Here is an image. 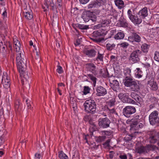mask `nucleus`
<instances>
[{
  "label": "nucleus",
  "mask_w": 159,
  "mask_h": 159,
  "mask_svg": "<svg viewBox=\"0 0 159 159\" xmlns=\"http://www.w3.org/2000/svg\"><path fill=\"white\" fill-rule=\"evenodd\" d=\"M20 42L16 39H14L13 47L16 51L18 52L16 57L17 67L20 76L24 78L22 79V81L24 82L25 80L26 81L28 80L29 77L28 73L25 72L26 61L25 59L23 50L20 49Z\"/></svg>",
  "instance_id": "obj_1"
},
{
  "label": "nucleus",
  "mask_w": 159,
  "mask_h": 159,
  "mask_svg": "<svg viewBox=\"0 0 159 159\" xmlns=\"http://www.w3.org/2000/svg\"><path fill=\"white\" fill-rule=\"evenodd\" d=\"M135 152L139 154H147L151 151H156L158 149V148L156 146L152 144H148L146 146L141 145V144L138 143L135 146Z\"/></svg>",
  "instance_id": "obj_2"
},
{
  "label": "nucleus",
  "mask_w": 159,
  "mask_h": 159,
  "mask_svg": "<svg viewBox=\"0 0 159 159\" xmlns=\"http://www.w3.org/2000/svg\"><path fill=\"white\" fill-rule=\"evenodd\" d=\"M124 81V85L126 87H130L132 91L138 92L139 90V85L133 79L132 77L125 79Z\"/></svg>",
  "instance_id": "obj_3"
},
{
  "label": "nucleus",
  "mask_w": 159,
  "mask_h": 159,
  "mask_svg": "<svg viewBox=\"0 0 159 159\" xmlns=\"http://www.w3.org/2000/svg\"><path fill=\"white\" fill-rule=\"evenodd\" d=\"M85 110L88 113H94L96 109V104L93 100H86L84 104Z\"/></svg>",
  "instance_id": "obj_4"
},
{
  "label": "nucleus",
  "mask_w": 159,
  "mask_h": 159,
  "mask_svg": "<svg viewBox=\"0 0 159 159\" xmlns=\"http://www.w3.org/2000/svg\"><path fill=\"white\" fill-rule=\"evenodd\" d=\"M149 120L150 125L159 126V116L157 111L151 112L149 116Z\"/></svg>",
  "instance_id": "obj_5"
},
{
  "label": "nucleus",
  "mask_w": 159,
  "mask_h": 159,
  "mask_svg": "<svg viewBox=\"0 0 159 159\" xmlns=\"http://www.w3.org/2000/svg\"><path fill=\"white\" fill-rule=\"evenodd\" d=\"M142 53V51L139 49L133 51L129 56V60L134 63L138 62L140 61L139 57Z\"/></svg>",
  "instance_id": "obj_6"
},
{
  "label": "nucleus",
  "mask_w": 159,
  "mask_h": 159,
  "mask_svg": "<svg viewBox=\"0 0 159 159\" xmlns=\"http://www.w3.org/2000/svg\"><path fill=\"white\" fill-rule=\"evenodd\" d=\"M127 14L129 19L134 24H139L141 22V19L136 16L133 9H129L127 11Z\"/></svg>",
  "instance_id": "obj_7"
},
{
  "label": "nucleus",
  "mask_w": 159,
  "mask_h": 159,
  "mask_svg": "<svg viewBox=\"0 0 159 159\" xmlns=\"http://www.w3.org/2000/svg\"><path fill=\"white\" fill-rule=\"evenodd\" d=\"M136 111L135 107L132 106H127L123 109V115L126 117H129L130 115Z\"/></svg>",
  "instance_id": "obj_8"
},
{
  "label": "nucleus",
  "mask_w": 159,
  "mask_h": 159,
  "mask_svg": "<svg viewBox=\"0 0 159 159\" xmlns=\"http://www.w3.org/2000/svg\"><path fill=\"white\" fill-rule=\"evenodd\" d=\"M118 97L123 102L129 103L133 104L135 103V102L134 100L128 97V96L126 93H120L119 94Z\"/></svg>",
  "instance_id": "obj_9"
},
{
  "label": "nucleus",
  "mask_w": 159,
  "mask_h": 159,
  "mask_svg": "<svg viewBox=\"0 0 159 159\" xmlns=\"http://www.w3.org/2000/svg\"><path fill=\"white\" fill-rule=\"evenodd\" d=\"M99 126L103 128H106L109 126L111 123L110 120L107 118H100L98 120Z\"/></svg>",
  "instance_id": "obj_10"
},
{
  "label": "nucleus",
  "mask_w": 159,
  "mask_h": 159,
  "mask_svg": "<svg viewBox=\"0 0 159 159\" xmlns=\"http://www.w3.org/2000/svg\"><path fill=\"white\" fill-rule=\"evenodd\" d=\"M149 134V140L151 143H155L159 140V132L158 133L151 132Z\"/></svg>",
  "instance_id": "obj_11"
},
{
  "label": "nucleus",
  "mask_w": 159,
  "mask_h": 159,
  "mask_svg": "<svg viewBox=\"0 0 159 159\" xmlns=\"http://www.w3.org/2000/svg\"><path fill=\"white\" fill-rule=\"evenodd\" d=\"M46 2L44 3L45 7L43 6V9L46 8L45 9L48 8L49 6L51 7L52 10L54 12L57 13L58 10L57 7V6L55 5L53 2L52 0H45Z\"/></svg>",
  "instance_id": "obj_12"
},
{
  "label": "nucleus",
  "mask_w": 159,
  "mask_h": 159,
  "mask_svg": "<svg viewBox=\"0 0 159 159\" xmlns=\"http://www.w3.org/2000/svg\"><path fill=\"white\" fill-rule=\"evenodd\" d=\"M86 68L88 70L91 72L95 76L98 74L97 68L94 64L87 63L86 65Z\"/></svg>",
  "instance_id": "obj_13"
},
{
  "label": "nucleus",
  "mask_w": 159,
  "mask_h": 159,
  "mask_svg": "<svg viewBox=\"0 0 159 159\" xmlns=\"http://www.w3.org/2000/svg\"><path fill=\"white\" fill-rule=\"evenodd\" d=\"M104 2L103 0H96L92 2L88 5L89 9H92L95 7H97L103 5Z\"/></svg>",
  "instance_id": "obj_14"
},
{
  "label": "nucleus",
  "mask_w": 159,
  "mask_h": 159,
  "mask_svg": "<svg viewBox=\"0 0 159 159\" xmlns=\"http://www.w3.org/2000/svg\"><path fill=\"white\" fill-rule=\"evenodd\" d=\"M128 40L132 43L134 42L139 43L141 41V38L137 34L133 33L129 37Z\"/></svg>",
  "instance_id": "obj_15"
},
{
  "label": "nucleus",
  "mask_w": 159,
  "mask_h": 159,
  "mask_svg": "<svg viewBox=\"0 0 159 159\" xmlns=\"http://www.w3.org/2000/svg\"><path fill=\"white\" fill-rule=\"evenodd\" d=\"M96 94L98 96H104L107 93L106 89L101 86H98L96 88Z\"/></svg>",
  "instance_id": "obj_16"
},
{
  "label": "nucleus",
  "mask_w": 159,
  "mask_h": 159,
  "mask_svg": "<svg viewBox=\"0 0 159 159\" xmlns=\"http://www.w3.org/2000/svg\"><path fill=\"white\" fill-rule=\"evenodd\" d=\"M143 126V124L138 122L137 120H134L132 121L131 124V128L134 129L136 130H139Z\"/></svg>",
  "instance_id": "obj_17"
},
{
  "label": "nucleus",
  "mask_w": 159,
  "mask_h": 159,
  "mask_svg": "<svg viewBox=\"0 0 159 159\" xmlns=\"http://www.w3.org/2000/svg\"><path fill=\"white\" fill-rule=\"evenodd\" d=\"M111 83V88L112 89L116 92L119 91L120 89L119 82L117 80L112 81Z\"/></svg>",
  "instance_id": "obj_18"
},
{
  "label": "nucleus",
  "mask_w": 159,
  "mask_h": 159,
  "mask_svg": "<svg viewBox=\"0 0 159 159\" xmlns=\"http://www.w3.org/2000/svg\"><path fill=\"white\" fill-rule=\"evenodd\" d=\"M138 14L140 18H145L148 15L147 8L146 7L143 8L139 11Z\"/></svg>",
  "instance_id": "obj_19"
},
{
  "label": "nucleus",
  "mask_w": 159,
  "mask_h": 159,
  "mask_svg": "<svg viewBox=\"0 0 159 159\" xmlns=\"http://www.w3.org/2000/svg\"><path fill=\"white\" fill-rule=\"evenodd\" d=\"M130 96L137 102H140L141 101V97L137 94L134 92H132L130 93Z\"/></svg>",
  "instance_id": "obj_20"
},
{
  "label": "nucleus",
  "mask_w": 159,
  "mask_h": 159,
  "mask_svg": "<svg viewBox=\"0 0 159 159\" xmlns=\"http://www.w3.org/2000/svg\"><path fill=\"white\" fill-rule=\"evenodd\" d=\"M115 5L119 9H121L124 6V3L122 0H114Z\"/></svg>",
  "instance_id": "obj_21"
},
{
  "label": "nucleus",
  "mask_w": 159,
  "mask_h": 159,
  "mask_svg": "<svg viewBox=\"0 0 159 159\" xmlns=\"http://www.w3.org/2000/svg\"><path fill=\"white\" fill-rule=\"evenodd\" d=\"M23 14L25 17L27 19L30 20L33 18V13L31 11L23 12Z\"/></svg>",
  "instance_id": "obj_22"
},
{
  "label": "nucleus",
  "mask_w": 159,
  "mask_h": 159,
  "mask_svg": "<svg viewBox=\"0 0 159 159\" xmlns=\"http://www.w3.org/2000/svg\"><path fill=\"white\" fill-rule=\"evenodd\" d=\"M96 53V51L94 49L88 50L85 52L86 54L90 57H94L95 56Z\"/></svg>",
  "instance_id": "obj_23"
},
{
  "label": "nucleus",
  "mask_w": 159,
  "mask_h": 159,
  "mask_svg": "<svg viewBox=\"0 0 159 159\" xmlns=\"http://www.w3.org/2000/svg\"><path fill=\"white\" fill-rule=\"evenodd\" d=\"M135 72V76L136 78L139 79L142 77L143 71L140 68H136Z\"/></svg>",
  "instance_id": "obj_24"
},
{
  "label": "nucleus",
  "mask_w": 159,
  "mask_h": 159,
  "mask_svg": "<svg viewBox=\"0 0 159 159\" xmlns=\"http://www.w3.org/2000/svg\"><path fill=\"white\" fill-rule=\"evenodd\" d=\"M150 46L149 45L146 43H143L141 46L142 52L145 53H147L149 50Z\"/></svg>",
  "instance_id": "obj_25"
},
{
  "label": "nucleus",
  "mask_w": 159,
  "mask_h": 159,
  "mask_svg": "<svg viewBox=\"0 0 159 159\" xmlns=\"http://www.w3.org/2000/svg\"><path fill=\"white\" fill-rule=\"evenodd\" d=\"M81 17L85 22H88L90 21V16L89 13L86 12L83 13L81 15Z\"/></svg>",
  "instance_id": "obj_26"
},
{
  "label": "nucleus",
  "mask_w": 159,
  "mask_h": 159,
  "mask_svg": "<svg viewBox=\"0 0 159 159\" xmlns=\"http://www.w3.org/2000/svg\"><path fill=\"white\" fill-rule=\"evenodd\" d=\"M100 22L101 23L98 25L99 27H105L110 23L109 20H102Z\"/></svg>",
  "instance_id": "obj_27"
},
{
  "label": "nucleus",
  "mask_w": 159,
  "mask_h": 159,
  "mask_svg": "<svg viewBox=\"0 0 159 159\" xmlns=\"http://www.w3.org/2000/svg\"><path fill=\"white\" fill-rule=\"evenodd\" d=\"M125 79L132 77L131 75V70L129 68H126L124 71Z\"/></svg>",
  "instance_id": "obj_28"
},
{
  "label": "nucleus",
  "mask_w": 159,
  "mask_h": 159,
  "mask_svg": "<svg viewBox=\"0 0 159 159\" xmlns=\"http://www.w3.org/2000/svg\"><path fill=\"white\" fill-rule=\"evenodd\" d=\"M154 74H153V73H149L147 74L146 78L148 79L149 80L148 82V83H150L151 82H152L154 81Z\"/></svg>",
  "instance_id": "obj_29"
},
{
  "label": "nucleus",
  "mask_w": 159,
  "mask_h": 159,
  "mask_svg": "<svg viewBox=\"0 0 159 159\" xmlns=\"http://www.w3.org/2000/svg\"><path fill=\"white\" fill-rule=\"evenodd\" d=\"M148 84L149 85L152 90L156 91L158 89L157 85L156 82L155 81L151 82L149 83H148Z\"/></svg>",
  "instance_id": "obj_30"
},
{
  "label": "nucleus",
  "mask_w": 159,
  "mask_h": 159,
  "mask_svg": "<svg viewBox=\"0 0 159 159\" xmlns=\"http://www.w3.org/2000/svg\"><path fill=\"white\" fill-rule=\"evenodd\" d=\"M125 35L122 32H119L115 35L114 38L116 39H121L124 38Z\"/></svg>",
  "instance_id": "obj_31"
},
{
  "label": "nucleus",
  "mask_w": 159,
  "mask_h": 159,
  "mask_svg": "<svg viewBox=\"0 0 159 159\" xmlns=\"http://www.w3.org/2000/svg\"><path fill=\"white\" fill-rule=\"evenodd\" d=\"M87 77L90 79L93 82V85L95 86L96 84L97 78L92 74L87 75Z\"/></svg>",
  "instance_id": "obj_32"
},
{
  "label": "nucleus",
  "mask_w": 159,
  "mask_h": 159,
  "mask_svg": "<svg viewBox=\"0 0 159 159\" xmlns=\"http://www.w3.org/2000/svg\"><path fill=\"white\" fill-rule=\"evenodd\" d=\"M119 21L120 25L122 27H126L128 25L126 20L123 17H121L119 20Z\"/></svg>",
  "instance_id": "obj_33"
},
{
  "label": "nucleus",
  "mask_w": 159,
  "mask_h": 159,
  "mask_svg": "<svg viewBox=\"0 0 159 159\" xmlns=\"http://www.w3.org/2000/svg\"><path fill=\"white\" fill-rule=\"evenodd\" d=\"M115 100L114 99H112L110 100V101L107 102V109H109V108H111V107L114 106L115 105Z\"/></svg>",
  "instance_id": "obj_34"
},
{
  "label": "nucleus",
  "mask_w": 159,
  "mask_h": 159,
  "mask_svg": "<svg viewBox=\"0 0 159 159\" xmlns=\"http://www.w3.org/2000/svg\"><path fill=\"white\" fill-rule=\"evenodd\" d=\"M58 156L60 159H68V156L62 151L59 152Z\"/></svg>",
  "instance_id": "obj_35"
},
{
  "label": "nucleus",
  "mask_w": 159,
  "mask_h": 159,
  "mask_svg": "<svg viewBox=\"0 0 159 159\" xmlns=\"http://www.w3.org/2000/svg\"><path fill=\"white\" fill-rule=\"evenodd\" d=\"M115 44L114 43H107L106 45L107 49L109 51H111L114 49L115 47Z\"/></svg>",
  "instance_id": "obj_36"
},
{
  "label": "nucleus",
  "mask_w": 159,
  "mask_h": 159,
  "mask_svg": "<svg viewBox=\"0 0 159 159\" xmlns=\"http://www.w3.org/2000/svg\"><path fill=\"white\" fill-rule=\"evenodd\" d=\"M9 80H7V82L5 81L4 80H2V83L5 87L6 89L9 88L10 86V82Z\"/></svg>",
  "instance_id": "obj_37"
},
{
  "label": "nucleus",
  "mask_w": 159,
  "mask_h": 159,
  "mask_svg": "<svg viewBox=\"0 0 159 159\" xmlns=\"http://www.w3.org/2000/svg\"><path fill=\"white\" fill-rule=\"evenodd\" d=\"M76 26L79 29L82 30H87L89 28L88 25H85L81 24H77Z\"/></svg>",
  "instance_id": "obj_38"
},
{
  "label": "nucleus",
  "mask_w": 159,
  "mask_h": 159,
  "mask_svg": "<svg viewBox=\"0 0 159 159\" xmlns=\"http://www.w3.org/2000/svg\"><path fill=\"white\" fill-rule=\"evenodd\" d=\"M72 159H80V156L78 150H75L73 153Z\"/></svg>",
  "instance_id": "obj_39"
},
{
  "label": "nucleus",
  "mask_w": 159,
  "mask_h": 159,
  "mask_svg": "<svg viewBox=\"0 0 159 159\" xmlns=\"http://www.w3.org/2000/svg\"><path fill=\"white\" fill-rule=\"evenodd\" d=\"M25 102H26V105H27L28 109H31L33 108L32 107H31L32 102L30 100L28 99H26Z\"/></svg>",
  "instance_id": "obj_40"
},
{
  "label": "nucleus",
  "mask_w": 159,
  "mask_h": 159,
  "mask_svg": "<svg viewBox=\"0 0 159 159\" xmlns=\"http://www.w3.org/2000/svg\"><path fill=\"white\" fill-rule=\"evenodd\" d=\"M103 54H100L99 52H98V56L96 58L97 60H99L100 61H103Z\"/></svg>",
  "instance_id": "obj_41"
},
{
  "label": "nucleus",
  "mask_w": 159,
  "mask_h": 159,
  "mask_svg": "<svg viewBox=\"0 0 159 159\" xmlns=\"http://www.w3.org/2000/svg\"><path fill=\"white\" fill-rule=\"evenodd\" d=\"M90 89L88 86H84V89L83 91L84 94L86 95L89 93Z\"/></svg>",
  "instance_id": "obj_42"
},
{
  "label": "nucleus",
  "mask_w": 159,
  "mask_h": 159,
  "mask_svg": "<svg viewBox=\"0 0 159 159\" xmlns=\"http://www.w3.org/2000/svg\"><path fill=\"white\" fill-rule=\"evenodd\" d=\"M154 58L155 61L159 62V52L156 51L155 52Z\"/></svg>",
  "instance_id": "obj_43"
},
{
  "label": "nucleus",
  "mask_w": 159,
  "mask_h": 159,
  "mask_svg": "<svg viewBox=\"0 0 159 159\" xmlns=\"http://www.w3.org/2000/svg\"><path fill=\"white\" fill-rule=\"evenodd\" d=\"M97 129V127L95 125L93 124L91 125L89 128L90 131L91 132L95 131Z\"/></svg>",
  "instance_id": "obj_44"
},
{
  "label": "nucleus",
  "mask_w": 159,
  "mask_h": 159,
  "mask_svg": "<svg viewBox=\"0 0 159 159\" xmlns=\"http://www.w3.org/2000/svg\"><path fill=\"white\" fill-rule=\"evenodd\" d=\"M120 47L126 48L129 46V44L126 42H124L120 43Z\"/></svg>",
  "instance_id": "obj_45"
},
{
  "label": "nucleus",
  "mask_w": 159,
  "mask_h": 159,
  "mask_svg": "<svg viewBox=\"0 0 159 159\" xmlns=\"http://www.w3.org/2000/svg\"><path fill=\"white\" fill-rule=\"evenodd\" d=\"M15 109L16 111H19L21 109L20 105L19 102L15 105Z\"/></svg>",
  "instance_id": "obj_46"
},
{
  "label": "nucleus",
  "mask_w": 159,
  "mask_h": 159,
  "mask_svg": "<svg viewBox=\"0 0 159 159\" xmlns=\"http://www.w3.org/2000/svg\"><path fill=\"white\" fill-rule=\"evenodd\" d=\"M62 5V3H57V4L56 6H57V7L58 10L60 11L61 10Z\"/></svg>",
  "instance_id": "obj_47"
},
{
  "label": "nucleus",
  "mask_w": 159,
  "mask_h": 159,
  "mask_svg": "<svg viewBox=\"0 0 159 159\" xmlns=\"http://www.w3.org/2000/svg\"><path fill=\"white\" fill-rule=\"evenodd\" d=\"M57 71L59 74H61L63 72V70L62 67L60 66H57Z\"/></svg>",
  "instance_id": "obj_48"
},
{
  "label": "nucleus",
  "mask_w": 159,
  "mask_h": 159,
  "mask_svg": "<svg viewBox=\"0 0 159 159\" xmlns=\"http://www.w3.org/2000/svg\"><path fill=\"white\" fill-rule=\"evenodd\" d=\"M106 139L105 136H99L98 138V141L99 142H102Z\"/></svg>",
  "instance_id": "obj_49"
},
{
  "label": "nucleus",
  "mask_w": 159,
  "mask_h": 159,
  "mask_svg": "<svg viewBox=\"0 0 159 159\" xmlns=\"http://www.w3.org/2000/svg\"><path fill=\"white\" fill-rule=\"evenodd\" d=\"M103 133H104L105 135L107 136H110L111 135L112 132L108 131H106L103 132Z\"/></svg>",
  "instance_id": "obj_50"
},
{
  "label": "nucleus",
  "mask_w": 159,
  "mask_h": 159,
  "mask_svg": "<svg viewBox=\"0 0 159 159\" xmlns=\"http://www.w3.org/2000/svg\"><path fill=\"white\" fill-rule=\"evenodd\" d=\"M90 21H92L93 22H94L96 21L97 19L96 18V17L95 16H90Z\"/></svg>",
  "instance_id": "obj_51"
},
{
  "label": "nucleus",
  "mask_w": 159,
  "mask_h": 159,
  "mask_svg": "<svg viewBox=\"0 0 159 159\" xmlns=\"http://www.w3.org/2000/svg\"><path fill=\"white\" fill-rule=\"evenodd\" d=\"M4 11L3 12L2 14V16H3L4 18H5L7 17V13L5 8H4Z\"/></svg>",
  "instance_id": "obj_52"
},
{
  "label": "nucleus",
  "mask_w": 159,
  "mask_h": 159,
  "mask_svg": "<svg viewBox=\"0 0 159 159\" xmlns=\"http://www.w3.org/2000/svg\"><path fill=\"white\" fill-rule=\"evenodd\" d=\"M109 110V111H110V112L111 113H112V114H115L116 115L117 114V113H116V111H115V109H114V108H112V109H110L109 108V109H108Z\"/></svg>",
  "instance_id": "obj_53"
},
{
  "label": "nucleus",
  "mask_w": 159,
  "mask_h": 159,
  "mask_svg": "<svg viewBox=\"0 0 159 159\" xmlns=\"http://www.w3.org/2000/svg\"><path fill=\"white\" fill-rule=\"evenodd\" d=\"M41 157V155L40 154L36 153L35 155V159H40Z\"/></svg>",
  "instance_id": "obj_54"
},
{
  "label": "nucleus",
  "mask_w": 159,
  "mask_h": 159,
  "mask_svg": "<svg viewBox=\"0 0 159 159\" xmlns=\"http://www.w3.org/2000/svg\"><path fill=\"white\" fill-rule=\"evenodd\" d=\"M119 157L121 159H126L127 155L126 154H123L120 155Z\"/></svg>",
  "instance_id": "obj_55"
},
{
  "label": "nucleus",
  "mask_w": 159,
  "mask_h": 159,
  "mask_svg": "<svg viewBox=\"0 0 159 159\" xmlns=\"http://www.w3.org/2000/svg\"><path fill=\"white\" fill-rule=\"evenodd\" d=\"M89 0H80V3L82 4H85L89 2Z\"/></svg>",
  "instance_id": "obj_56"
},
{
  "label": "nucleus",
  "mask_w": 159,
  "mask_h": 159,
  "mask_svg": "<svg viewBox=\"0 0 159 159\" xmlns=\"http://www.w3.org/2000/svg\"><path fill=\"white\" fill-rule=\"evenodd\" d=\"M80 41L79 39H78L75 43L74 44L75 46H77L80 44Z\"/></svg>",
  "instance_id": "obj_57"
},
{
  "label": "nucleus",
  "mask_w": 159,
  "mask_h": 159,
  "mask_svg": "<svg viewBox=\"0 0 159 159\" xmlns=\"http://www.w3.org/2000/svg\"><path fill=\"white\" fill-rule=\"evenodd\" d=\"M111 139H109L107 140L104 143V144L106 145L107 146H108L109 145V143L110 142Z\"/></svg>",
  "instance_id": "obj_58"
},
{
  "label": "nucleus",
  "mask_w": 159,
  "mask_h": 159,
  "mask_svg": "<svg viewBox=\"0 0 159 159\" xmlns=\"http://www.w3.org/2000/svg\"><path fill=\"white\" fill-rule=\"evenodd\" d=\"M36 56L35 57V58H36V59L37 60L39 59V61L40 59V58L39 56V54L37 51H36Z\"/></svg>",
  "instance_id": "obj_59"
},
{
  "label": "nucleus",
  "mask_w": 159,
  "mask_h": 159,
  "mask_svg": "<svg viewBox=\"0 0 159 159\" xmlns=\"http://www.w3.org/2000/svg\"><path fill=\"white\" fill-rule=\"evenodd\" d=\"M114 152L113 151H111L110 152V154H109V157L110 158H112L113 157Z\"/></svg>",
  "instance_id": "obj_60"
},
{
  "label": "nucleus",
  "mask_w": 159,
  "mask_h": 159,
  "mask_svg": "<svg viewBox=\"0 0 159 159\" xmlns=\"http://www.w3.org/2000/svg\"><path fill=\"white\" fill-rule=\"evenodd\" d=\"M92 40L95 42L97 43H100L101 42V40L100 39H93Z\"/></svg>",
  "instance_id": "obj_61"
},
{
  "label": "nucleus",
  "mask_w": 159,
  "mask_h": 159,
  "mask_svg": "<svg viewBox=\"0 0 159 159\" xmlns=\"http://www.w3.org/2000/svg\"><path fill=\"white\" fill-rule=\"evenodd\" d=\"M126 155L127 157H128L129 158V159H132V156L131 154L128 153Z\"/></svg>",
  "instance_id": "obj_62"
},
{
  "label": "nucleus",
  "mask_w": 159,
  "mask_h": 159,
  "mask_svg": "<svg viewBox=\"0 0 159 159\" xmlns=\"http://www.w3.org/2000/svg\"><path fill=\"white\" fill-rule=\"evenodd\" d=\"M6 77H7V74L6 73H5L4 74V75L2 76V80H5L6 79Z\"/></svg>",
  "instance_id": "obj_63"
},
{
  "label": "nucleus",
  "mask_w": 159,
  "mask_h": 159,
  "mask_svg": "<svg viewBox=\"0 0 159 159\" xmlns=\"http://www.w3.org/2000/svg\"><path fill=\"white\" fill-rule=\"evenodd\" d=\"M4 142V140L2 137L0 138V145L3 143Z\"/></svg>",
  "instance_id": "obj_64"
}]
</instances>
